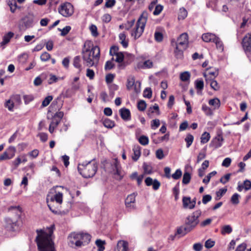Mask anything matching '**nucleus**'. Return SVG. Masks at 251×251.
Instances as JSON below:
<instances>
[{
	"label": "nucleus",
	"mask_w": 251,
	"mask_h": 251,
	"mask_svg": "<svg viewBox=\"0 0 251 251\" xmlns=\"http://www.w3.org/2000/svg\"><path fill=\"white\" fill-rule=\"evenodd\" d=\"M54 226L48 229V231L44 229H37V236L35 242L38 251H55L54 243L51 238Z\"/></svg>",
	"instance_id": "f257e3e1"
},
{
	"label": "nucleus",
	"mask_w": 251,
	"mask_h": 251,
	"mask_svg": "<svg viewBox=\"0 0 251 251\" xmlns=\"http://www.w3.org/2000/svg\"><path fill=\"white\" fill-rule=\"evenodd\" d=\"M82 58L88 67L96 66L100 57V49L90 41H86L82 51Z\"/></svg>",
	"instance_id": "f03ea898"
},
{
	"label": "nucleus",
	"mask_w": 251,
	"mask_h": 251,
	"mask_svg": "<svg viewBox=\"0 0 251 251\" xmlns=\"http://www.w3.org/2000/svg\"><path fill=\"white\" fill-rule=\"evenodd\" d=\"M65 190H67L66 188L61 186L54 187L48 194L46 201L50 211L54 213H57L58 211L54 205V202L60 205L63 202V193Z\"/></svg>",
	"instance_id": "7ed1b4c3"
},
{
	"label": "nucleus",
	"mask_w": 251,
	"mask_h": 251,
	"mask_svg": "<svg viewBox=\"0 0 251 251\" xmlns=\"http://www.w3.org/2000/svg\"><path fill=\"white\" fill-rule=\"evenodd\" d=\"M201 215V210H197L188 215L185 220L184 226L177 229V233L185 235L193 230L199 224V218Z\"/></svg>",
	"instance_id": "20e7f679"
},
{
	"label": "nucleus",
	"mask_w": 251,
	"mask_h": 251,
	"mask_svg": "<svg viewBox=\"0 0 251 251\" xmlns=\"http://www.w3.org/2000/svg\"><path fill=\"white\" fill-rule=\"evenodd\" d=\"M172 46L175 47V54L177 58H182L183 50H186L189 44V38L187 33H183L178 37L177 41L172 40Z\"/></svg>",
	"instance_id": "39448f33"
},
{
	"label": "nucleus",
	"mask_w": 251,
	"mask_h": 251,
	"mask_svg": "<svg viewBox=\"0 0 251 251\" xmlns=\"http://www.w3.org/2000/svg\"><path fill=\"white\" fill-rule=\"evenodd\" d=\"M77 169L80 174L85 178L93 177L98 169L97 163L93 160L78 165Z\"/></svg>",
	"instance_id": "423d86ee"
},
{
	"label": "nucleus",
	"mask_w": 251,
	"mask_h": 251,
	"mask_svg": "<svg viewBox=\"0 0 251 251\" xmlns=\"http://www.w3.org/2000/svg\"><path fill=\"white\" fill-rule=\"evenodd\" d=\"M68 240L71 246L79 247L88 244L91 240V236L88 233H72L68 236Z\"/></svg>",
	"instance_id": "0eeeda50"
},
{
	"label": "nucleus",
	"mask_w": 251,
	"mask_h": 251,
	"mask_svg": "<svg viewBox=\"0 0 251 251\" xmlns=\"http://www.w3.org/2000/svg\"><path fill=\"white\" fill-rule=\"evenodd\" d=\"M148 18L147 12L144 11L138 19L135 27L131 33V36L135 39L140 37L143 33Z\"/></svg>",
	"instance_id": "6e6552de"
},
{
	"label": "nucleus",
	"mask_w": 251,
	"mask_h": 251,
	"mask_svg": "<svg viewBox=\"0 0 251 251\" xmlns=\"http://www.w3.org/2000/svg\"><path fill=\"white\" fill-rule=\"evenodd\" d=\"M58 12L64 17H70L74 13V7L71 3L66 2L59 6Z\"/></svg>",
	"instance_id": "1a4fd4ad"
},
{
	"label": "nucleus",
	"mask_w": 251,
	"mask_h": 251,
	"mask_svg": "<svg viewBox=\"0 0 251 251\" xmlns=\"http://www.w3.org/2000/svg\"><path fill=\"white\" fill-rule=\"evenodd\" d=\"M137 195V193H133L128 195L126 198L125 205L128 210L131 211L136 209L135 198Z\"/></svg>",
	"instance_id": "9d476101"
},
{
	"label": "nucleus",
	"mask_w": 251,
	"mask_h": 251,
	"mask_svg": "<svg viewBox=\"0 0 251 251\" xmlns=\"http://www.w3.org/2000/svg\"><path fill=\"white\" fill-rule=\"evenodd\" d=\"M242 44L245 51L247 53L251 54V32L243 38Z\"/></svg>",
	"instance_id": "9b49d317"
},
{
	"label": "nucleus",
	"mask_w": 251,
	"mask_h": 251,
	"mask_svg": "<svg viewBox=\"0 0 251 251\" xmlns=\"http://www.w3.org/2000/svg\"><path fill=\"white\" fill-rule=\"evenodd\" d=\"M218 75V71L216 69H207L206 72L203 73V76L205 78L207 82H208V80L214 79Z\"/></svg>",
	"instance_id": "f8f14e48"
},
{
	"label": "nucleus",
	"mask_w": 251,
	"mask_h": 251,
	"mask_svg": "<svg viewBox=\"0 0 251 251\" xmlns=\"http://www.w3.org/2000/svg\"><path fill=\"white\" fill-rule=\"evenodd\" d=\"M145 182L148 186L152 185L153 189L157 190L160 186V183L157 180H153L151 177H148L146 178Z\"/></svg>",
	"instance_id": "ddd939ff"
},
{
	"label": "nucleus",
	"mask_w": 251,
	"mask_h": 251,
	"mask_svg": "<svg viewBox=\"0 0 251 251\" xmlns=\"http://www.w3.org/2000/svg\"><path fill=\"white\" fill-rule=\"evenodd\" d=\"M182 203L184 208L192 209L195 207L194 201H192L191 198L189 197H183Z\"/></svg>",
	"instance_id": "4468645a"
},
{
	"label": "nucleus",
	"mask_w": 251,
	"mask_h": 251,
	"mask_svg": "<svg viewBox=\"0 0 251 251\" xmlns=\"http://www.w3.org/2000/svg\"><path fill=\"white\" fill-rule=\"evenodd\" d=\"M118 251H129L128 243L124 240L119 241L117 244Z\"/></svg>",
	"instance_id": "2eb2a0df"
},
{
	"label": "nucleus",
	"mask_w": 251,
	"mask_h": 251,
	"mask_svg": "<svg viewBox=\"0 0 251 251\" xmlns=\"http://www.w3.org/2000/svg\"><path fill=\"white\" fill-rule=\"evenodd\" d=\"M119 112L121 118L126 121L130 120V112L129 109L125 108H123L119 110Z\"/></svg>",
	"instance_id": "dca6fc26"
},
{
	"label": "nucleus",
	"mask_w": 251,
	"mask_h": 251,
	"mask_svg": "<svg viewBox=\"0 0 251 251\" xmlns=\"http://www.w3.org/2000/svg\"><path fill=\"white\" fill-rule=\"evenodd\" d=\"M113 171H112V173L114 175H117L119 176L117 177L118 179H121L122 177L121 175V172L119 168V163L117 160H115L113 164L111 165Z\"/></svg>",
	"instance_id": "f3484780"
},
{
	"label": "nucleus",
	"mask_w": 251,
	"mask_h": 251,
	"mask_svg": "<svg viewBox=\"0 0 251 251\" xmlns=\"http://www.w3.org/2000/svg\"><path fill=\"white\" fill-rule=\"evenodd\" d=\"M201 38L202 40L205 42H213L215 40L216 36L214 34L206 33L203 34Z\"/></svg>",
	"instance_id": "a211bd4d"
},
{
	"label": "nucleus",
	"mask_w": 251,
	"mask_h": 251,
	"mask_svg": "<svg viewBox=\"0 0 251 251\" xmlns=\"http://www.w3.org/2000/svg\"><path fill=\"white\" fill-rule=\"evenodd\" d=\"M59 123V120H57V119H52L49 126V132L50 133H52L54 129L57 126Z\"/></svg>",
	"instance_id": "6ab92c4d"
},
{
	"label": "nucleus",
	"mask_w": 251,
	"mask_h": 251,
	"mask_svg": "<svg viewBox=\"0 0 251 251\" xmlns=\"http://www.w3.org/2000/svg\"><path fill=\"white\" fill-rule=\"evenodd\" d=\"M13 35L14 33L12 32H9L7 34L5 35L3 37L2 41L0 44V46H2L7 44Z\"/></svg>",
	"instance_id": "aec40b11"
},
{
	"label": "nucleus",
	"mask_w": 251,
	"mask_h": 251,
	"mask_svg": "<svg viewBox=\"0 0 251 251\" xmlns=\"http://www.w3.org/2000/svg\"><path fill=\"white\" fill-rule=\"evenodd\" d=\"M133 151L134 152V155L132 157V159L134 161H137L141 154L140 148L138 146H134Z\"/></svg>",
	"instance_id": "412c9836"
},
{
	"label": "nucleus",
	"mask_w": 251,
	"mask_h": 251,
	"mask_svg": "<svg viewBox=\"0 0 251 251\" xmlns=\"http://www.w3.org/2000/svg\"><path fill=\"white\" fill-rule=\"evenodd\" d=\"M208 103L210 105L214 107V109H218L220 107L221 104L220 101L218 98L210 100Z\"/></svg>",
	"instance_id": "4be33fe9"
},
{
	"label": "nucleus",
	"mask_w": 251,
	"mask_h": 251,
	"mask_svg": "<svg viewBox=\"0 0 251 251\" xmlns=\"http://www.w3.org/2000/svg\"><path fill=\"white\" fill-rule=\"evenodd\" d=\"M95 244L98 248V251H104L105 249L104 245L105 244V241L97 239L95 242Z\"/></svg>",
	"instance_id": "5701e85b"
},
{
	"label": "nucleus",
	"mask_w": 251,
	"mask_h": 251,
	"mask_svg": "<svg viewBox=\"0 0 251 251\" xmlns=\"http://www.w3.org/2000/svg\"><path fill=\"white\" fill-rule=\"evenodd\" d=\"M223 140L224 139L222 135L218 134L214 139V142H215V147L217 148L220 147L222 146V143Z\"/></svg>",
	"instance_id": "b1692460"
},
{
	"label": "nucleus",
	"mask_w": 251,
	"mask_h": 251,
	"mask_svg": "<svg viewBox=\"0 0 251 251\" xmlns=\"http://www.w3.org/2000/svg\"><path fill=\"white\" fill-rule=\"evenodd\" d=\"M210 138V134L207 132H204L201 136V142L202 144H205L208 142Z\"/></svg>",
	"instance_id": "393cba45"
},
{
	"label": "nucleus",
	"mask_w": 251,
	"mask_h": 251,
	"mask_svg": "<svg viewBox=\"0 0 251 251\" xmlns=\"http://www.w3.org/2000/svg\"><path fill=\"white\" fill-rule=\"evenodd\" d=\"M232 231V228L229 225H226L222 227L221 229V233L223 235L226 234H229Z\"/></svg>",
	"instance_id": "a878e982"
},
{
	"label": "nucleus",
	"mask_w": 251,
	"mask_h": 251,
	"mask_svg": "<svg viewBox=\"0 0 251 251\" xmlns=\"http://www.w3.org/2000/svg\"><path fill=\"white\" fill-rule=\"evenodd\" d=\"M187 16V11L184 8H181L179 9V12L178 16V19L179 20H183Z\"/></svg>",
	"instance_id": "bb28decb"
},
{
	"label": "nucleus",
	"mask_w": 251,
	"mask_h": 251,
	"mask_svg": "<svg viewBox=\"0 0 251 251\" xmlns=\"http://www.w3.org/2000/svg\"><path fill=\"white\" fill-rule=\"evenodd\" d=\"M103 124L105 127L109 128H112L115 126L114 122L108 119L104 120Z\"/></svg>",
	"instance_id": "cd10ccee"
},
{
	"label": "nucleus",
	"mask_w": 251,
	"mask_h": 251,
	"mask_svg": "<svg viewBox=\"0 0 251 251\" xmlns=\"http://www.w3.org/2000/svg\"><path fill=\"white\" fill-rule=\"evenodd\" d=\"M190 78V74L189 72L186 71L181 73L180 78L182 81H186L189 80Z\"/></svg>",
	"instance_id": "c85d7f7f"
},
{
	"label": "nucleus",
	"mask_w": 251,
	"mask_h": 251,
	"mask_svg": "<svg viewBox=\"0 0 251 251\" xmlns=\"http://www.w3.org/2000/svg\"><path fill=\"white\" fill-rule=\"evenodd\" d=\"M135 83V78L132 76H130L127 78L126 87L127 89H130Z\"/></svg>",
	"instance_id": "c756f323"
},
{
	"label": "nucleus",
	"mask_w": 251,
	"mask_h": 251,
	"mask_svg": "<svg viewBox=\"0 0 251 251\" xmlns=\"http://www.w3.org/2000/svg\"><path fill=\"white\" fill-rule=\"evenodd\" d=\"M216 174H217V172L215 171H214L210 173L209 174H208L207 175V176L204 178H203L202 182L206 184H208L209 183V182L210 181L211 178L212 176L216 175Z\"/></svg>",
	"instance_id": "7c9ffc66"
},
{
	"label": "nucleus",
	"mask_w": 251,
	"mask_h": 251,
	"mask_svg": "<svg viewBox=\"0 0 251 251\" xmlns=\"http://www.w3.org/2000/svg\"><path fill=\"white\" fill-rule=\"evenodd\" d=\"M191 178L190 173L187 172H185L183 176L182 183L184 184H188L190 181Z\"/></svg>",
	"instance_id": "2f4dec72"
},
{
	"label": "nucleus",
	"mask_w": 251,
	"mask_h": 251,
	"mask_svg": "<svg viewBox=\"0 0 251 251\" xmlns=\"http://www.w3.org/2000/svg\"><path fill=\"white\" fill-rule=\"evenodd\" d=\"M240 197V196L237 194L235 193L234 194L230 199V201L231 203L233 204L237 205L239 203V198Z\"/></svg>",
	"instance_id": "473e14b6"
},
{
	"label": "nucleus",
	"mask_w": 251,
	"mask_h": 251,
	"mask_svg": "<svg viewBox=\"0 0 251 251\" xmlns=\"http://www.w3.org/2000/svg\"><path fill=\"white\" fill-rule=\"evenodd\" d=\"M80 57L79 56H75L74 59L73 65L75 67L78 68L80 70L81 65L80 64Z\"/></svg>",
	"instance_id": "72a5a7b5"
},
{
	"label": "nucleus",
	"mask_w": 251,
	"mask_h": 251,
	"mask_svg": "<svg viewBox=\"0 0 251 251\" xmlns=\"http://www.w3.org/2000/svg\"><path fill=\"white\" fill-rule=\"evenodd\" d=\"M213 42L215 43L217 49L221 51L224 50V46L223 43L218 37H216L215 40H214Z\"/></svg>",
	"instance_id": "f704fd0d"
},
{
	"label": "nucleus",
	"mask_w": 251,
	"mask_h": 251,
	"mask_svg": "<svg viewBox=\"0 0 251 251\" xmlns=\"http://www.w3.org/2000/svg\"><path fill=\"white\" fill-rule=\"evenodd\" d=\"M194 140V137L192 134H188L187 135L185 138V141L186 142V146L189 148L192 144Z\"/></svg>",
	"instance_id": "c9c22d12"
},
{
	"label": "nucleus",
	"mask_w": 251,
	"mask_h": 251,
	"mask_svg": "<svg viewBox=\"0 0 251 251\" xmlns=\"http://www.w3.org/2000/svg\"><path fill=\"white\" fill-rule=\"evenodd\" d=\"M153 67V62L151 60L145 61L141 67L144 69H150Z\"/></svg>",
	"instance_id": "e433bc0d"
},
{
	"label": "nucleus",
	"mask_w": 251,
	"mask_h": 251,
	"mask_svg": "<svg viewBox=\"0 0 251 251\" xmlns=\"http://www.w3.org/2000/svg\"><path fill=\"white\" fill-rule=\"evenodd\" d=\"M208 82H210L211 88H212L214 90L217 91L219 89L220 86L218 82L216 80H214V79L211 80H208V82Z\"/></svg>",
	"instance_id": "4c0bfd02"
},
{
	"label": "nucleus",
	"mask_w": 251,
	"mask_h": 251,
	"mask_svg": "<svg viewBox=\"0 0 251 251\" xmlns=\"http://www.w3.org/2000/svg\"><path fill=\"white\" fill-rule=\"evenodd\" d=\"M139 142L142 145H147L149 144V138L147 136L142 135L139 138Z\"/></svg>",
	"instance_id": "58836bf2"
},
{
	"label": "nucleus",
	"mask_w": 251,
	"mask_h": 251,
	"mask_svg": "<svg viewBox=\"0 0 251 251\" xmlns=\"http://www.w3.org/2000/svg\"><path fill=\"white\" fill-rule=\"evenodd\" d=\"M137 107L139 110L143 111L146 108V103L144 100H140L137 104Z\"/></svg>",
	"instance_id": "ea45409f"
},
{
	"label": "nucleus",
	"mask_w": 251,
	"mask_h": 251,
	"mask_svg": "<svg viewBox=\"0 0 251 251\" xmlns=\"http://www.w3.org/2000/svg\"><path fill=\"white\" fill-rule=\"evenodd\" d=\"M114 60V58L113 57L111 60L107 61L105 65L104 69L105 70H109L112 69L114 66V64H113L112 61Z\"/></svg>",
	"instance_id": "a19ab883"
},
{
	"label": "nucleus",
	"mask_w": 251,
	"mask_h": 251,
	"mask_svg": "<svg viewBox=\"0 0 251 251\" xmlns=\"http://www.w3.org/2000/svg\"><path fill=\"white\" fill-rule=\"evenodd\" d=\"M182 176V172L180 169H177L171 176L176 180L178 179Z\"/></svg>",
	"instance_id": "79ce46f5"
},
{
	"label": "nucleus",
	"mask_w": 251,
	"mask_h": 251,
	"mask_svg": "<svg viewBox=\"0 0 251 251\" xmlns=\"http://www.w3.org/2000/svg\"><path fill=\"white\" fill-rule=\"evenodd\" d=\"M52 99L53 98L51 96L47 97L42 101V105L43 107H46L48 106L50 103V102L52 100Z\"/></svg>",
	"instance_id": "37998d69"
},
{
	"label": "nucleus",
	"mask_w": 251,
	"mask_h": 251,
	"mask_svg": "<svg viewBox=\"0 0 251 251\" xmlns=\"http://www.w3.org/2000/svg\"><path fill=\"white\" fill-rule=\"evenodd\" d=\"M120 52H119V48L117 46H112L110 50L109 53L111 56L115 55Z\"/></svg>",
	"instance_id": "c03bdc74"
},
{
	"label": "nucleus",
	"mask_w": 251,
	"mask_h": 251,
	"mask_svg": "<svg viewBox=\"0 0 251 251\" xmlns=\"http://www.w3.org/2000/svg\"><path fill=\"white\" fill-rule=\"evenodd\" d=\"M163 7L160 4H158L155 6V10H154L153 14L154 15H158L162 11Z\"/></svg>",
	"instance_id": "a18cd8bd"
},
{
	"label": "nucleus",
	"mask_w": 251,
	"mask_h": 251,
	"mask_svg": "<svg viewBox=\"0 0 251 251\" xmlns=\"http://www.w3.org/2000/svg\"><path fill=\"white\" fill-rule=\"evenodd\" d=\"M144 97L147 98H151L152 96V91L151 90V88H147L145 89V90L144 91L143 93Z\"/></svg>",
	"instance_id": "49530a36"
},
{
	"label": "nucleus",
	"mask_w": 251,
	"mask_h": 251,
	"mask_svg": "<svg viewBox=\"0 0 251 251\" xmlns=\"http://www.w3.org/2000/svg\"><path fill=\"white\" fill-rule=\"evenodd\" d=\"M230 176L231 174H227L220 178V181L223 184H226L229 180Z\"/></svg>",
	"instance_id": "de8ad7c7"
},
{
	"label": "nucleus",
	"mask_w": 251,
	"mask_h": 251,
	"mask_svg": "<svg viewBox=\"0 0 251 251\" xmlns=\"http://www.w3.org/2000/svg\"><path fill=\"white\" fill-rule=\"evenodd\" d=\"M50 58V54L47 52H44L40 56V59L42 61H47Z\"/></svg>",
	"instance_id": "09e8293b"
},
{
	"label": "nucleus",
	"mask_w": 251,
	"mask_h": 251,
	"mask_svg": "<svg viewBox=\"0 0 251 251\" xmlns=\"http://www.w3.org/2000/svg\"><path fill=\"white\" fill-rule=\"evenodd\" d=\"M59 29L61 31V35L62 36H64L69 32V31L71 29V27L70 26H66L62 29Z\"/></svg>",
	"instance_id": "8fccbe9b"
},
{
	"label": "nucleus",
	"mask_w": 251,
	"mask_h": 251,
	"mask_svg": "<svg viewBox=\"0 0 251 251\" xmlns=\"http://www.w3.org/2000/svg\"><path fill=\"white\" fill-rule=\"evenodd\" d=\"M58 80V77L52 74L50 75V78L48 80V83L51 84L53 83L56 82Z\"/></svg>",
	"instance_id": "3c124183"
},
{
	"label": "nucleus",
	"mask_w": 251,
	"mask_h": 251,
	"mask_svg": "<svg viewBox=\"0 0 251 251\" xmlns=\"http://www.w3.org/2000/svg\"><path fill=\"white\" fill-rule=\"evenodd\" d=\"M134 23H135L134 19L130 21H127V23L125 24V28L127 30H129L132 27V26L134 25Z\"/></svg>",
	"instance_id": "603ef678"
},
{
	"label": "nucleus",
	"mask_w": 251,
	"mask_h": 251,
	"mask_svg": "<svg viewBox=\"0 0 251 251\" xmlns=\"http://www.w3.org/2000/svg\"><path fill=\"white\" fill-rule=\"evenodd\" d=\"M154 38L157 42H161L163 38V34L160 32H155L154 33Z\"/></svg>",
	"instance_id": "864d4df0"
},
{
	"label": "nucleus",
	"mask_w": 251,
	"mask_h": 251,
	"mask_svg": "<svg viewBox=\"0 0 251 251\" xmlns=\"http://www.w3.org/2000/svg\"><path fill=\"white\" fill-rule=\"evenodd\" d=\"M160 125V121L159 119L153 120L151 122V127L152 129H155Z\"/></svg>",
	"instance_id": "5fc2aeb1"
},
{
	"label": "nucleus",
	"mask_w": 251,
	"mask_h": 251,
	"mask_svg": "<svg viewBox=\"0 0 251 251\" xmlns=\"http://www.w3.org/2000/svg\"><path fill=\"white\" fill-rule=\"evenodd\" d=\"M155 154L156 157L159 159H162L164 157L163 151L161 149L156 151Z\"/></svg>",
	"instance_id": "6e6d98bb"
},
{
	"label": "nucleus",
	"mask_w": 251,
	"mask_h": 251,
	"mask_svg": "<svg viewBox=\"0 0 251 251\" xmlns=\"http://www.w3.org/2000/svg\"><path fill=\"white\" fill-rule=\"evenodd\" d=\"M116 56V58L115 59V61L119 63H121L123 62L124 58V55L123 53L121 52H120L119 53L115 55Z\"/></svg>",
	"instance_id": "4d7b16f0"
},
{
	"label": "nucleus",
	"mask_w": 251,
	"mask_h": 251,
	"mask_svg": "<svg viewBox=\"0 0 251 251\" xmlns=\"http://www.w3.org/2000/svg\"><path fill=\"white\" fill-rule=\"evenodd\" d=\"M115 77V75L114 74H109L106 75L105 77V81L107 83H111L114 79V78Z\"/></svg>",
	"instance_id": "13d9d810"
},
{
	"label": "nucleus",
	"mask_w": 251,
	"mask_h": 251,
	"mask_svg": "<svg viewBox=\"0 0 251 251\" xmlns=\"http://www.w3.org/2000/svg\"><path fill=\"white\" fill-rule=\"evenodd\" d=\"M215 245V241L208 239L205 243V247L206 248L210 249L213 247Z\"/></svg>",
	"instance_id": "bf43d9fd"
},
{
	"label": "nucleus",
	"mask_w": 251,
	"mask_h": 251,
	"mask_svg": "<svg viewBox=\"0 0 251 251\" xmlns=\"http://www.w3.org/2000/svg\"><path fill=\"white\" fill-rule=\"evenodd\" d=\"M90 30L92 33V34L95 36L96 37L98 35V33L97 32V27L95 25H91L90 27Z\"/></svg>",
	"instance_id": "052dcab7"
},
{
	"label": "nucleus",
	"mask_w": 251,
	"mask_h": 251,
	"mask_svg": "<svg viewBox=\"0 0 251 251\" xmlns=\"http://www.w3.org/2000/svg\"><path fill=\"white\" fill-rule=\"evenodd\" d=\"M95 73L93 70L90 69H87L86 70V76L90 79H93L94 77Z\"/></svg>",
	"instance_id": "680f3d73"
},
{
	"label": "nucleus",
	"mask_w": 251,
	"mask_h": 251,
	"mask_svg": "<svg viewBox=\"0 0 251 251\" xmlns=\"http://www.w3.org/2000/svg\"><path fill=\"white\" fill-rule=\"evenodd\" d=\"M244 189L246 191L251 189V181L249 180L246 179L244 181L243 183Z\"/></svg>",
	"instance_id": "e2e57ef3"
},
{
	"label": "nucleus",
	"mask_w": 251,
	"mask_h": 251,
	"mask_svg": "<svg viewBox=\"0 0 251 251\" xmlns=\"http://www.w3.org/2000/svg\"><path fill=\"white\" fill-rule=\"evenodd\" d=\"M212 199V197L210 195H204L202 197V202L203 204H205L208 202L210 201Z\"/></svg>",
	"instance_id": "0e129e2a"
},
{
	"label": "nucleus",
	"mask_w": 251,
	"mask_h": 251,
	"mask_svg": "<svg viewBox=\"0 0 251 251\" xmlns=\"http://www.w3.org/2000/svg\"><path fill=\"white\" fill-rule=\"evenodd\" d=\"M115 0H106L105 6L107 8H111L115 4Z\"/></svg>",
	"instance_id": "69168bd1"
},
{
	"label": "nucleus",
	"mask_w": 251,
	"mask_h": 251,
	"mask_svg": "<svg viewBox=\"0 0 251 251\" xmlns=\"http://www.w3.org/2000/svg\"><path fill=\"white\" fill-rule=\"evenodd\" d=\"M8 151L9 152V155H10L9 156L11 157V158H13L15 155L16 152L15 148L12 146H10L9 147Z\"/></svg>",
	"instance_id": "338daca9"
},
{
	"label": "nucleus",
	"mask_w": 251,
	"mask_h": 251,
	"mask_svg": "<svg viewBox=\"0 0 251 251\" xmlns=\"http://www.w3.org/2000/svg\"><path fill=\"white\" fill-rule=\"evenodd\" d=\"M193 248L195 251H201L202 248V245L200 243H196L194 244Z\"/></svg>",
	"instance_id": "774afa93"
}]
</instances>
